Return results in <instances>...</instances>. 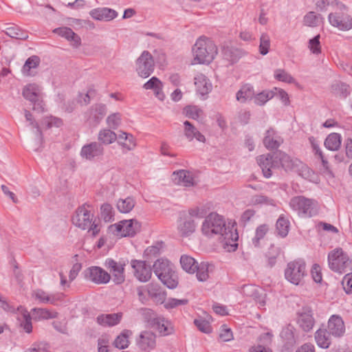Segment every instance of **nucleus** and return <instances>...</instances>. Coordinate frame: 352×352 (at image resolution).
I'll return each instance as SVG.
<instances>
[{"instance_id":"obj_1","label":"nucleus","mask_w":352,"mask_h":352,"mask_svg":"<svg viewBox=\"0 0 352 352\" xmlns=\"http://www.w3.org/2000/svg\"><path fill=\"white\" fill-rule=\"evenodd\" d=\"M201 230L208 238L219 236L223 248L227 252H234L238 247L239 234L236 223L231 221L226 223L223 217L217 212H211L205 218Z\"/></svg>"},{"instance_id":"obj_2","label":"nucleus","mask_w":352,"mask_h":352,"mask_svg":"<svg viewBox=\"0 0 352 352\" xmlns=\"http://www.w3.org/2000/svg\"><path fill=\"white\" fill-rule=\"evenodd\" d=\"M193 59L192 65L209 64L217 54V47L214 43L206 36H200L192 49Z\"/></svg>"},{"instance_id":"obj_3","label":"nucleus","mask_w":352,"mask_h":352,"mask_svg":"<svg viewBox=\"0 0 352 352\" xmlns=\"http://www.w3.org/2000/svg\"><path fill=\"white\" fill-rule=\"evenodd\" d=\"M58 313L46 308H33L30 313L23 307L17 308V319L24 331L30 333L32 331V318L35 320H48L56 318Z\"/></svg>"},{"instance_id":"obj_4","label":"nucleus","mask_w":352,"mask_h":352,"mask_svg":"<svg viewBox=\"0 0 352 352\" xmlns=\"http://www.w3.org/2000/svg\"><path fill=\"white\" fill-rule=\"evenodd\" d=\"M153 270L158 279L168 288L175 289L178 285V276L174 265L165 258L157 259L153 265Z\"/></svg>"},{"instance_id":"obj_5","label":"nucleus","mask_w":352,"mask_h":352,"mask_svg":"<svg viewBox=\"0 0 352 352\" xmlns=\"http://www.w3.org/2000/svg\"><path fill=\"white\" fill-rule=\"evenodd\" d=\"M290 208L297 212L302 218H309L317 214L318 204L313 199L306 198L303 196H296L290 199Z\"/></svg>"},{"instance_id":"obj_6","label":"nucleus","mask_w":352,"mask_h":352,"mask_svg":"<svg viewBox=\"0 0 352 352\" xmlns=\"http://www.w3.org/2000/svg\"><path fill=\"white\" fill-rule=\"evenodd\" d=\"M327 261L329 268L339 274L350 269L352 262L348 254L340 248L331 250L328 254Z\"/></svg>"},{"instance_id":"obj_7","label":"nucleus","mask_w":352,"mask_h":352,"mask_svg":"<svg viewBox=\"0 0 352 352\" xmlns=\"http://www.w3.org/2000/svg\"><path fill=\"white\" fill-rule=\"evenodd\" d=\"M346 6L342 3H337V10L329 13L328 21L334 28L341 31H349L352 29V16L348 13Z\"/></svg>"},{"instance_id":"obj_8","label":"nucleus","mask_w":352,"mask_h":352,"mask_svg":"<svg viewBox=\"0 0 352 352\" xmlns=\"http://www.w3.org/2000/svg\"><path fill=\"white\" fill-rule=\"evenodd\" d=\"M285 278L294 285L302 283L307 276L306 263L302 259L289 262L284 271Z\"/></svg>"},{"instance_id":"obj_9","label":"nucleus","mask_w":352,"mask_h":352,"mask_svg":"<svg viewBox=\"0 0 352 352\" xmlns=\"http://www.w3.org/2000/svg\"><path fill=\"white\" fill-rule=\"evenodd\" d=\"M141 223L136 219L119 221L109 226V233L118 237L133 236L140 231Z\"/></svg>"},{"instance_id":"obj_10","label":"nucleus","mask_w":352,"mask_h":352,"mask_svg":"<svg viewBox=\"0 0 352 352\" xmlns=\"http://www.w3.org/2000/svg\"><path fill=\"white\" fill-rule=\"evenodd\" d=\"M155 60L152 54L146 50L142 52L135 60V72L143 78L149 77L154 72Z\"/></svg>"},{"instance_id":"obj_11","label":"nucleus","mask_w":352,"mask_h":352,"mask_svg":"<svg viewBox=\"0 0 352 352\" xmlns=\"http://www.w3.org/2000/svg\"><path fill=\"white\" fill-rule=\"evenodd\" d=\"M94 219V215L91 206L83 204L76 209L72 217V223L75 226L85 230L91 226Z\"/></svg>"},{"instance_id":"obj_12","label":"nucleus","mask_w":352,"mask_h":352,"mask_svg":"<svg viewBox=\"0 0 352 352\" xmlns=\"http://www.w3.org/2000/svg\"><path fill=\"white\" fill-rule=\"evenodd\" d=\"M127 262L124 260L116 261L111 258H107L104 262V267L109 271L113 280L116 285L122 284L125 280V267Z\"/></svg>"},{"instance_id":"obj_13","label":"nucleus","mask_w":352,"mask_h":352,"mask_svg":"<svg viewBox=\"0 0 352 352\" xmlns=\"http://www.w3.org/2000/svg\"><path fill=\"white\" fill-rule=\"evenodd\" d=\"M32 296L39 303L56 306L64 301L65 295L63 292L49 293L42 289H36L32 291Z\"/></svg>"},{"instance_id":"obj_14","label":"nucleus","mask_w":352,"mask_h":352,"mask_svg":"<svg viewBox=\"0 0 352 352\" xmlns=\"http://www.w3.org/2000/svg\"><path fill=\"white\" fill-rule=\"evenodd\" d=\"M85 278L97 285H105L111 280L110 274L98 266H91L83 272Z\"/></svg>"},{"instance_id":"obj_15","label":"nucleus","mask_w":352,"mask_h":352,"mask_svg":"<svg viewBox=\"0 0 352 352\" xmlns=\"http://www.w3.org/2000/svg\"><path fill=\"white\" fill-rule=\"evenodd\" d=\"M197 223L190 216L186 213L181 214L177 221V229L179 234L184 237L188 236L193 234L197 228Z\"/></svg>"},{"instance_id":"obj_16","label":"nucleus","mask_w":352,"mask_h":352,"mask_svg":"<svg viewBox=\"0 0 352 352\" xmlns=\"http://www.w3.org/2000/svg\"><path fill=\"white\" fill-rule=\"evenodd\" d=\"M257 163L262 169L264 177L266 178H270L272 175L273 170L278 168V162L275 157V153L258 156L257 157Z\"/></svg>"},{"instance_id":"obj_17","label":"nucleus","mask_w":352,"mask_h":352,"mask_svg":"<svg viewBox=\"0 0 352 352\" xmlns=\"http://www.w3.org/2000/svg\"><path fill=\"white\" fill-rule=\"evenodd\" d=\"M131 267L134 270L135 277L142 283L148 281L152 276V269L146 261L133 260Z\"/></svg>"},{"instance_id":"obj_18","label":"nucleus","mask_w":352,"mask_h":352,"mask_svg":"<svg viewBox=\"0 0 352 352\" xmlns=\"http://www.w3.org/2000/svg\"><path fill=\"white\" fill-rule=\"evenodd\" d=\"M103 146L98 142H93L84 145L80 150V157L86 160H93L103 154Z\"/></svg>"},{"instance_id":"obj_19","label":"nucleus","mask_w":352,"mask_h":352,"mask_svg":"<svg viewBox=\"0 0 352 352\" xmlns=\"http://www.w3.org/2000/svg\"><path fill=\"white\" fill-rule=\"evenodd\" d=\"M241 292L252 298L260 306L265 305V294L261 288L254 285H245L241 287Z\"/></svg>"},{"instance_id":"obj_20","label":"nucleus","mask_w":352,"mask_h":352,"mask_svg":"<svg viewBox=\"0 0 352 352\" xmlns=\"http://www.w3.org/2000/svg\"><path fill=\"white\" fill-rule=\"evenodd\" d=\"M327 331L335 338H340L345 333V325L342 318L338 315H332L327 324Z\"/></svg>"},{"instance_id":"obj_21","label":"nucleus","mask_w":352,"mask_h":352,"mask_svg":"<svg viewBox=\"0 0 352 352\" xmlns=\"http://www.w3.org/2000/svg\"><path fill=\"white\" fill-rule=\"evenodd\" d=\"M107 113V108L104 104H97L92 106L86 113L87 121L91 125L96 126L102 120Z\"/></svg>"},{"instance_id":"obj_22","label":"nucleus","mask_w":352,"mask_h":352,"mask_svg":"<svg viewBox=\"0 0 352 352\" xmlns=\"http://www.w3.org/2000/svg\"><path fill=\"white\" fill-rule=\"evenodd\" d=\"M137 344L142 351H152L156 346V336L151 331H143L140 333L139 338L137 340Z\"/></svg>"},{"instance_id":"obj_23","label":"nucleus","mask_w":352,"mask_h":352,"mask_svg":"<svg viewBox=\"0 0 352 352\" xmlns=\"http://www.w3.org/2000/svg\"><path fill=\"white\" fill-rule=\"evenodd\" d=\"M89 14L95 20L104 21H112L118 16L117 11L106 7L93 9Z\"/></svg>"},{"instance_id":"obj_24","label":"nucleus","mask_w":352,"mask_h":352,"mask_svg":"<svg viewBox=\"0 0 352 352\" xmlns=\"http://www.w3.org/2000/svg\"><path fill=\"white\" fill-rule=\"evenodd\" d=\"M172 179L175 184L186 187L192 186L195 184L192 173L186 170L175 171Z\"/></svg>"},{"instance_id":"obj_25","label":"nucleus","mask_w":352,"mask_h":352,"mask_svg":"<svg viewBox=\"0 0 352 352\" xmlns=\"http://www.w3.org/2000/svg\"><path fill=\"white\" fill-rule=\"evenodd\" d=\"M194 80L196 90L200 95H207L212 91V82L205 75L198 74L195 76Z\"/></svg>"},{"instance_id":"obj_26","label":"nucleus","mask_w":352,"mask_h":352,"mask_svg":"<svg viewBox=\"0 0 352 352\" xmlns=\"http://www.w3.org/2000/svg\"><path fill=\"white\" fill-rule=\"evenodd\" d=\"M23 96L25 99L36 104L41 96V88L36 83L28 84L23 89Z\"/></svg>"},{"instance_id":"obj_27","label":"nucleus","mask_w":352,"mask_h":352,"mask_svg":"<svg viewBox=\"0 0 352 352\" xmlns=\"http://www.w3.org/2000/svg\"><path fill=\"white\" fill-rule=\"evenodd\" d=\"M283 142V138L274 129H270L266 131L263 139V144L267 149H276Z\"/></svg>"},{"instance_id":"obj_28","label":"nucleus","mask_w":352,"mask_h":352,"mask_svg":"<svg viewBox=\"0 0 352 352\" xmlns=\"http://www.w3.org/2000/svg\"><path fill=\"white\" fill-rule=\"evenodd\" d=\"M53 32L66 38L74 47H77L80 45V38L69 28H58Z\"/></svg>"},{"instance_id":"obj_29","label":"nucleus","mask_w":352,"mask_h":352,"mask_svg":"<svg viewBox=\"0 0 352 352\" xmlns=\"http://www.w3.org/2000/svg\"><path fill=\"white\" fill-rule=\"evenodd\" d=\"M184 134L186 138L189 142L196 140L200 142H205V136L203 134H201L199 132V131L195 126H193L189 121H185L184 122Z\"/></svg>"},{"instance_id":"obj_30","label":"nucleus","mask_w":352,"mask_h":352,"mask_svg":"<svg viewBox=\"0 0 352 352\" xmlns=\"http://www.w3.org/2000/svg\"><path fill=\"white\" fill-rule=\"evenodd\" d=\"M122 313L100 314L96 318L97 322L103 327H113L120 323Z\"/></svg>"},{"instance_id":"obj_31","label":"nucleus","mask_w":352,"mask_h":352,"mask_svg":"<svg viewBox=\"0 0 352 352\" xmlns=\"http://www.w3.org/2000/svg\"><path fill=\"white\" fill-rule=\"evenodd\" d=\"M214 270V265L208 262H201L197 265L196 270V277L200 282H205L209 278L210 273Z\"/></svg>"},{"instance_id":"obj_32","label":"nucleus","mask_w":352,"mask_h":352,"mask_svg":"<svg viewBox=\"0 0 352 352\" xmlns=\"http://www.w3.org/2000/svg\"><path fill=\"white\" fill-rule=\"evenodd\" d=\"M298 323L305 331L311 330L315 323L312 312L307 310L300 313L298 316Z\"/></svg>"},{"instance_id":"obj_33","label":"nucleus","mask_w":352,"mask_h":352,"mask_svg":"<svg viewBox=\"0 0 352 352\" xmlns=\"http://www.w3.org/2000/svg\"><path fill=\"white\" fill-rule=\"evenodd\" d=\"M41 63V59L37 56H32L29 57L23 65L21 72L25 76H34L35 72L33 69H36Z\"/></svg>"},{"instance_id":"obj_34","label":"nucleus","mask_w":352,"mask_h":352,"mask_svg":"<svg viewBox=\"0 0 352 352\" xmlns=\"http://www.w3.org/2000/svg\"><path fill=\"white\" fill-rule=\"evenodd\" d=\"M118 143L128 151L133 150L136 146L135 139L133 135L120 131L117 135Z\"/></svg>"},{"instance_id":"obj_35","label":"nucleus","mask_w":352,"mask_h":352,"mask_svg":"<svg viewBox=\"0 0 352 352\" xmlns=\"http://www.w3.org/2000/svg\"><path fill=\"white\" fill-rule=\"evenodd\" d=\"M331 333L326 329H318L315 333V340L318 346L327 349L331 343Z\"/></svg>"},{"instance_id":"obj_36","label":"nucleus","mask_w":352,"mask_h":352,"mask_svg":"<svg viewBox=\"0 0 352 352\" xmlns=\"http://www.w3.org/2000/svg\"><path fill=\"white\" fill-rule=\"evenodd\" d=\"M136 201L133 197L129 196L126 198H121L117 201L116 207L121 213L130 212L135 206Z\"/></svg>"},{"instance_id":"obj_37","label":"nucleus","mask_w":352,"mask_h":352,"mask_svg":"<svg viewBox=\"0 0 352 352\" xmlns=\"http://www.w3.org/2000/svg\"><path fill=\"white\" fill-rule=\"evenodd\" d=\"M275 157L278 162V168L282 167L285 170H287L292 169L294 166V162L291 157L282 151H278L276 152Z\"/></svg>"},{"instance_id":"obj_38","label":"nucleus","mask_w":352,"mask_h":352,"mask_svg":"<svg viewBox=\"0 0 352 352\" xmlns=\"http://www.w3.org/2000/svg\"><path fill=\"white\" fill-rule=\"evenodd\" d=\"M254 95L253 87L250 85H245L241 87L236 92V98L239 102H245L248 100L253 98Z\"/></svg>"},{"instance_id":"obj_39","label":"nucleus","mask_w":352,"mask_h":352,"mask_svg":"<svg viewBox=\"0 0 352 352\" xmlns=\"http://www.w3.org/2000/svg\"><path fill=\"white\" fill-rule=\"evenodd\" d=\"M324 18L320 14L314 12H309L305 14L303 19V23L309 27H317L323 23Z\"/></svg>"},{"instance_id":"obj_40","label":"nucleus","mask_w":352,"mask_h":352,"mask_svg":"<svg viewBox=\"0 0 352 352\" xmlns=\"http://www.w3.org/2000/svg\"><path fill=\"white\" fill-rule=\"evenodd\" d=\"M325 147L330 151H336L341 146V135L337 133L329 134L324 141Z\"/></svg>"},{"instance_id":"obj_41","label":"nucleus","mask_w":352,"mask_h":352,"mask_svg":"<svg viewBox=\"0 0 352 352\" xmlns=\"http://www.w3.org/2000/svg\"><path fill=\"white\" fill-rule=\"evenodd\" d=\"M180 264L184 271L189 274H194L198 263L190 256L182 255L180 258Z\"/></svg>"},{"instance_id":"obj_42","label":"nucleus","mask_w":352,"mask_h":352,"mask_svg":"<svg viewBox=\"0 0 352 352\" xmlns=\"http://www.w3.org/2000/svg\"><path fill=\"white\" fill-rule=\"evenodd\" d=\"M155 324L157 330L162 336H168L173 332L172 324L165 318H157Z\"/></svg>"},{"instance_id":"obj_43","label":"nucleus","mask_w":352,"mask_h":352,"mask_svg":"<svg viewBox=\"0 0 352 352\" xmlns=\"http://www.w3.org/2000/svg\"><path fill=\"white\" fill-rule=\"evenodd\" d=\"M132 335L130 330H124L115 340L114 345L116 348L123 349L129 346V338Z\"/></svg>"},{"instance_id":"obj_44","label":"nucleus","mask_w":352,"mask_h":352,"mask_svg":"<svg viewBox=\"0 0 352 352\" xmlns=\"http://www.w3.org/2000/svg\"><path fill=\"white\" fill-rule=\"evenodd\" d=\"M274 97V94L272 90H264L256 95H254V102L256 105L262 106Z\"/></svg>"},{"instance_id":"obj_45","label":"nucleus","mask_w":352,"mask_h":352,"mask_svg":"<svg viewBox=\"0 0 352 352\" xmlns=\"http://www.w3.org/2000/svg\"><path fill=\"white\" fill-rule=\"evenodd\" d=\"M98 140L104 144H110L117 139V135L110 129H104L100 131Z\"/></svg>"},{"instance_id":"obj_46","label":"nucleus","mask_w":352,"mask_h":352,"mask_svg":"<svg viewBox=\"0 0 352 352\" xmlns=\"http://www.w3.org/2000/svg\"><path fill=\"white\" fill-rule=\"evenodd\" d=\"M294 332V327L292 325H288L283 329L280 336L285 341L286 344L293 345L296 342Z\"/></svg>"},{"instance_id":"obj_47","label":"nucleus","mask_w":352,"mask_h":352,"mask_svg":"<svg viewBox=\"0 0 352 352\" xmlns=\"http://www.w3.org/2000/svg\"><path fill=\"white\" fill-rule=\"evenodd\" d=\"M5 33L11 38L25 40L28 36V34L21 30L17 25H12L5 30Z\"/></svg>"},{"instance_id":"obj_48","label":"nucleus","mask_w":352,"mask_h":352,"mask_svg":"<svg viewBox=\"0 0 352 352\" xmlns=\"http://www.w3.org/2000/svg\"><path fill=\"white\" fill-rule=\"evenodd\" d=\"M165 293L162 292L157 286L149 285V298L156 303L162 304L165 300Z\"/></svg>"},{"instance_id":"obj_49","label":"nucleus","mask_w":352,"mask_h":352,"mask_svg":"<svg viewBox=\"0 0 352 352\" xmlns=\"http://www.w3.org/2000/svg\"><path fill=\"white\" fill-rule=\"evenodd\" d=\"M274 76L276 80L285 83L292 84L296 82L295 78L283 69H276L274 71Z\"/></svg>"},{"instance_id":"obj_50","label":"nucleus","mask_w":352,"mask_h":352,"mask_svg":"<svg viewBox=\"0 0 352 352\" xmlns=\"http://www.w3.org/2000/svg\"><path fill=\"white\" fill-rule=\"evenodd\" d=\"M289 222L283 217H280L276 221L277 233L281 237H285L289 232Z\"/></svg>"},{"instance_id":"obj_51","label":"nucleus","mask_w":352,"mask_h":352,"mask_svg":"<svg viewBox=\"0 0 352 352\" xmlns=\"http://www.w3.org/2000/svg\"><path fill=\"white\" fill-rule=\"evenodd\" d=\"M250 203L252 205L275 206L274 199L263 195H256L252 197Z\"/></svg>"},{"instance_id":"obj_52","label":"nucleus","mask_w":352,"mask_h":352,"mask_svg":"<svg viewBox=\"0 0 352 352\" xmlns=\"http://www.w3.org/2000/svg\"><path fill=\"white\" fill-rule=\"evenodd\" d=\"M184 111L188 118L197 120L203 115V111L195 105H189L184 108Z\"/></svg>"},{"instance_id":"obj_53","label":"nucleus","mask_w":352,"mask_h":352,"mask_svg":"<svg viewBox=\"0 0 352 352\" xmlns=\"http://www.w3.org/2000/svg\"><path fill=\"white\" fill-rule=\"evenodd\" d=\"M270 47V38L267 33H263L260 37L259 52L262 55H266Z\"/></svg>"},{"instance_id":"obj_54","label":"nucleus","mask_w":352,"mask_h":352,"mask_svg":"<svg viewBox=\"0 0 352 352\" xmlns=\"http://www.w3.org/2000/svg\"><path fill=\"white\" fill-rule=\"evenodd\" d=\"M280 253V249L274 245H271L266 254L267 258L268 265L270 267H273L276 263V258Z\"/></svg>"},{"instance_id":"obj_55","label":"nucleus","mask_w":352,"mask_h":352,"mask_svg":"<svg viewBox=\"0 0 352 352\" xmlns=\"http://www.w3.org/2000/svg\"><path fill=\"white\" fill-rule=\"evenodd\" d=\"M194 324L200 331L204 333L208 334L212 331V328L209 322L202 318L195 319Z\"/></svg>"},{"instance_id":"obj_56","label":"nucleus","mask_w":352,"mask_h":352,"mask_svg":"<svg viewBox=\"0 0 352 352\" xmlns=\"http://www.w3.org/2000/svg\"><path fill=\"white\" fill-rule=\"evenodd\" d=\"M63 124V121L60 118L48 116L43 118L42 121V125L46 129H50L52 127H60Z\"/></svg>"},{"instance_id":"obj_57","label":"nucleus","mask_w":352,"mask_h":352,"mask_svg":"<svg viewBox=\"0 0 352 352\" xmlns=\"http://www.w3.org/2000/svg\"><path fill=\"white\" fill-rule=\"evenodd\" d=\"M138 300L142 304H146L149 300V285L139 286L136 289Z\"/></svg>"},{"instance_id":"obj_58","label":"nucleus","mask_w":352,"mask_h":352,"mask_svg":"<svg viewBox=\"0 0 352 352\" xmlns=\"http://www.w3.org/2000/svg\"><path fill=\"white\" fill-rule=\"evenodd\" d=\"M160 87H164L163 82L157 77L151 78L147 82L143 85V88L146 90L155 91Z\"/></svg>"},{"instance_id":"obj_59","label":"nucleus","mask_w":352,"mask_h":352,"mask_svg":"<svg viewBox=\"0 0 352 352\" xmlns=\"http://www.w3.org/2000/svg\"><path fill=\"white\" fill-rule=\"evenodd\" d=\"M267 230L268 228L266 225H261L256 228L255 236L252 239V243L255 247H258L259 241L265 236Z\"/></svg>"},{"instance_id":"obj_60","label":"nucleus","mask_w":352,"mask_h":352,"mask_svg":"<svg viewBox=\"0 0 352 352\" xmlns=\"http://www.w3.org/2000/svg\"><path fill=\"white\" fill-rule=\"evenodd\" d=\"M188 302V299H177L174 298H170L164 302V307L170 309L175 308L178 306L187 305Z\"/></svg>"},{"instance_id":"obj_61","label":"nucleus","mask_w":352,"mask_h":352,"mask_svg":"<svg viewBox=\"0 0 352 352\" xmlns=\"http://www.w3.org/2000/svg\"><path fill=\"white\" fill-rule=\"evenodd\" d=\"M121 121V115L118 113L111 114L107 118L108 126L113 129H117L120 125Z\"/></svg>"},{"instance_id":"obj_62","label":"nucleus","mask_w":352,"mask_h":352,"mask_svg":"<svg viewBox=\"0 0 352 352\" xmlns=\"http://www.w3.org/2000/svg\"><path fill=\"white\" fill-rule=\"evenodd\" d=\"M101 216L105 221H111L113 217V211L112 206L109 204L102 205Z\"/></svg>"},{"instance_id":"obj_63","label":"nucleus","mask_w":352,"mask_h":352,"mask_svg":"<svg viewBox=\"0 0 352 352\" xmlns=\"http://www.w3.org/2000/svg\"><path fill=\"white\" fill-rule=\"evenodd\" d=\"M219 338L223 342H229L233 340V333L231 329L223 324L220 328Z\"/></svg>"},{"instance_id":"obj_64","label":"nucleus","mask_w":352,"mask_h":352,"mask_svg":"<svg viewBox=\"0 0 352 352\" xmlns=\"http://www.w3.org/2000/svg\"><path fill=\"white\" fill-rule=\"evenodd\" d=\"M50 345L45 342H36L32 346L27 349L25 352H48Z\"/></svg>"}]
</instances>
